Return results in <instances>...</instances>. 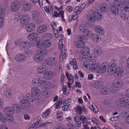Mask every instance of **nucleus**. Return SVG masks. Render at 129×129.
<instances>
[{
	"label": "nucleus",
	"mask_w": 129,
	"mask_h": 129,
	"mask_svg": "<svg viewBox=\"0 0 129 129\" xmlns=\"http://www.w3.org/2000/svg\"><path fill=\"white\" fill-rule=\"evenodd\" d=\"M122 3L121 0H115L114 4L111 6L110 9L111 12L114 15H116L119 14V9L122 7Z\"/></svg>",
	"instance_id": "f257e3e1"
},
{
	"label": "nucleus",
	"mask_w": 129,
	"mask_h": 129,
	"mask_svg": "<svg viewBox=\"0 0 129 129\" xmlns=\"http://www.w3.org/2000/svg\"><path fill=\"white\" fill-rule=\"evenodd\" d=\"M98 12L95 11L93 13V15L90 14L88 15V19L91 22H94L95 21L100 20L102 18V15L100 14L99 10Z\"/></svg>",
	"instance_id": "f03ea898"
},
{
	"label": "nucleus",
	"mask_w": 129,
	"mask_h": 129,
	"mask_svg": "<svg viewBox=\"0 0 129 129\" xmlns=\"http://www.w3.org/2000/svg\"><path fill=\"white\" fill-rule=\"evenodd\" d=\"M31 44L28 41H24L21 42L19 45V48L24 51H27L31 47Z\"/></svg>",
	"instance_id": "7ed1b4c3"
},
{
	"label": "nucleus",
	"mask_w": 129,
	"mask_h": 129,
	"mask_svg": "<svg viewBox=\"0 0 129 129\" xmlns=\"http://www.w3.org/2000/svg\"><path fill=\"white\" fill-rule=\"evenodd\" d=\"M20 7L21 4L18 1H15L11 4L10 9L12 12H16L20 9Z\"/></svg>",
	"instance_id": "20e7f679"
},
{
	"label": "nucleus",
	"mask_w": 129,
	"mask_h": 129,
	"mask_svg": "<svg viewBox=\"0 0 129 129\" xmlns=\"http://www.w3.org/2000/svg\"><path fill=\"white\" fill-rule=\"evenodd\" d=\"M42 78H36L33 79L32 83L34 86L38 87H41L43 85V81Z\"/></svg>",
	"instance_id": "39448f33"
},
{
	"label": "nucleus",
	"mask_w": 129,
	"mask_h": 129,
	"mask_svg": "<svg viewBox=\"0 0 129 129\" xmlns=\"http://www.w3.org/2000/svg\"><path fill=\"white\" fill-rule=\"evenodd\" d=\"M20 104L22 107V109L24 110L27 111L30 108V104L29 102L26 99H24L21 101Z\"/></svg>",
	"instance_id": "423d86ee"
},
{
	"label": "nucleus",
	"mask_w": 129,
	"mask_h": 129,
	"mask_svg": "<svg viewBox=\"0 0 129 129\" xmlns=\"http://www.w3.org/2000/svg\"><path fill=\"white\" fill-rule=\"evenodd\" d=\"M27 38L30 41H35V42L40 41V38L38 37V34L36 33H33L30 34L27 36Z\"/></svg>",
	"instance_id": "0eeeda50"
},
{
	"label": "nucleus",
	"mask_w": 129,
	"mask_h": 129,
	"mask_svg": "<svg viewBox=\"0 0 129 129\" xmlns=\"http://www.w3.org/2000/svg\"><path fill=\"white\" fill-rule=\"evenodd\" d=\"M15 61L18 63H21L24 61L26 59L25 56L22 54H19L15 57Z\"/></svg>",
	"instance_id": "6e6552de"
},
{
	"label": "nucleus",
	"mask_w": 129,
	"mask_h": 129,
	"mask_svg": "<svg viewBox=\"0 0 129 129\" xmlns=\"http://www.w3.org/2000/svg\"><path fill=\"white\" fill-rule=\"evenodd\" d=\"M30 20V17L27 14L23 15L20 19V21L22 24L26 25Z\"/></svg>",
	"instance_id": "1a4fd4ad"
},
{
	"label": "nucleus",
	"mask_w": 129,
	"mask_h": 129,
	"mask_svg": "<svg viewBox=\"0 0 129 129\" xmlns=\"http://www.w3.org/2000/svg\"><path fill=\"white\" fill-rule=\"evenodd\" d=\"M118 68V65L115 62H112V63L111 65L108 69V71L109 73H110V74L113 73L114 71Z\"/></svg>",
	"instance_id": "9d476101"
},
{
	"label": "nucleus",
	"mask_w": 129,
	"mask_h": 129,
	"mask_svg": "<svg viewBox=\"0 0 129 129\" xmlns=\"http://www.w3.org/2000/svg\"><path fill=\"white\" fill-rule=\"evenodd\" d=\"M4 111L6 116H7V118L8 116H12L13 112L12 108L9 106L5 108Z\"/></svg>",
	"instance_id": "9b49d317"
},
{
	"label": "nucleus",
	"mask_w": 129,
	"mask_h": 129,
	"mask_svg": "<svg viewBox=\"0 0 129 129\" xmlns=\"http://www.w3.org/2000/svg\"><path fill=\"white\" fill-rule=\"evenodd\" d=\"M35 28V25L33 23H28L25 26V29L28 33L33 31Z\"/></svg>",
	"instance_id": "f8f14e48"
},
{
	"label": "nucleus",
	"mask_w": 129,
	"mask_h": 129,
	"mask_svg": "<svg viewBox=\"0 0 129 129\" xmlns=\"http://www.w3.org/2000/svg\"><path fill=\"white\" fill-rule=\"evenodd\" d=\"M123 82L121 79H116L114 80L113 85L114 87L117 88L121 87L123 85Z\"/></svg>",
	"instance_id": "ddd939ff"
},
{
	"label": "nucleus",
	"mask_w": 129,
	"mask_h": 129,
	"mask_svg": "<svg viewBox=\"0 0 129 129\" xmlns=\"http://www.w3.org/2000/svg\"><path fill=\"white\" fill-rule=\"evenodd\" d=\"M109 64L107 62H105L102 63L100 67L99 71L101 73H103L104 72L106 71V69L109 68Z\"/></svg>",
	"instance_id": "4468645a"
},
{
	"label": "nucleus",
	"mask_w": 129,
	"mask_h": 129,
	"mask_svg": "<svg viewBox=\"0 0 129 129\" xmlns=\"http://www.w3.org/2000/svg\"><path fill=\"white\" fill-rule=\"evenodd\" d=\"M12 108L14 112L16 113H19L21 112L22 108L17 104H14L12 105Z\"/></svg>",
	"instance_id": "2eb2a0df"
},
{
	"label": "nucleus",
	"mask_w": 129,
	"mask_h": 129,
	"mask_svg": "<svg viewBox=\"0 0 129 129\" xmlns=\"http://www.w3.org/2000/svg\"><path fill=\"white\" fill-rule=\"evenodd\" d=\"M31 93L34 96H38L41 94L40 90L37 88L35 87H32L31 90Z\"/></svg>",
	"instance_id": "dca6fc26"
},
{
	"label": "nucleus",
	"mask_w": 129,
	"mask_h": 129,
	"mask_svg": "<svg viewBox=\"0 0 129 129\" xmlns=\"http://www.w3.org/2000/svg\"><path fill=\"white\" fill-rule=\"evenodd\" d=\"M33 57L34 60L36 62L42 61L43 59V55L38 52L37 54H35Z\"/></svg>",
	"instance_id": "f3484780"
},
{
	"label": "nucleus",
	"mask_w": 129,
	"mask_h": 129,
	"mask_svg": "<svg viewBox=\"0 0 129 129\" xmlns=\"http://www.w3.org/2000/svg\"><path fill=\"white\" fill-rule=\"evenodd\" d=\"M115 75H116L118 77H120L123 75V70L122 68L119 67L115 71H114L113 73Z\"/></svg>",
	"instance_id": "a211bd4d"
},
{
	"label": "nucleus",
	"mask_w": 129,
	"mask_h": 129,
	"mask_svg": "<svg viewBox=\"0 0 129 129\" xmlns=\"http://www.w3.org/2000/svg\"><path fill=\"white\" fill-rule=\"evenodd\" d=\"M54 60V58H48L46 62L47 64L50 67L54 66L56 64V62Z\"/></svg>",
	"instance_id": "6ab92c4d"
},
{
	"label": "nucleus",
	"mask_w": 129,
	"mask_h": 129,
	"mask_svg": "<svg viewBox=\"0 0 129 129\" xmlns=\"http://www.w3.org/2000/svg\"><path fill=\"white\" fill-rule=\"evenodd\" d=\"M46 27L44 25H42L38 28L37 31L39 33L42 34L44 33L46 31Z\"/></svg>",
	"instance_id": "aec40b11"
},
{
	"label": "nucleus",
	"mask_w": 129,
	"mask_h": 129,
	"mask_svg": "<svg viewBox=\"0 0 129 129\" xmlns=\"http://www.w3.org/2000/svg\"><path fill=\"white\" fill-rule=\"evenodd\" d=\"M43 84L44 85V87L45 89H49L52 86L51 83L48 81L43 80Z\"/></svg>",
	"instance_id": "412c9836"
},
{
	"label": "nucleus",
	"mask_w": 129,
	"mask_h": 129,
	"mask_svg": "<svg viewBox=\"0 0 129 129\" xmlns=\"http://www.w3.org/2000/svg\"><path fill=\"white\" fill-rule=\"evenodd\" d=\"M81 52L82 55L84 56L88 55L90 53L89 48L86 47H84L81 49Z\"/></svg>",
	"instance_id": "4be33fe9"
},
{
	"label": "nucleus",
	"mask_w": 129,
	"mask_h": 129,
	"mask_svg": "<svg viewBox=\"0 0 129 129\" xmlns=\"http://www.w3.org/2000/svg\"><path fill=\"white\" fill-rule=\"evenodd\" d=\"M124 11H129V2L127 1H123L122 4Z\"/></svg>",
	"instance_id": "5701e85b"
},
{
	"label": "nucleus",
	"mask_w": 129,
	"mask_h": 129,
	"mask_svg": "<svg viewBox=\"0 0 129 129\" xmlns=\"http://www.w3.org/2000/svg\"><path fill=\"white\" fill-rule=\"evenodd\" d=\"M44 77L47 80L51 79L53 77V73L50 71L45 72L44 75Z\"/></svg>",
	"instance_id": "b1692460"
},
{
	"label": "nucleus",
	"mask_w": 129,
	"mask_h": 129,
	"mask_svg": "<svg viewBox=\"0 0 129 129\" xmlns=\"http://www.w3.org/2000/svg\"><path fill=\"white\" fill-rule=\"evenodd\" d=\"M109 9V7L107 4H102L100 7V10L102 13L107 12L108 10Z\"/></svg>",
	"instance_id": "393cba45"
},
{
	"label": "nucleus",
	"mask_w": 129,
	"mask_h": 129,
	"mask_svg": "<svg viewBox=\"0 0 129 129\" xmlns=\"http://www.w3.org/2000/svg\"><path fill=\"white\" fill-rule=\"evenodd\" d=\"M91 36L92 39L95 42H98L101 40V38L100 37L96 34H92Z\"/></svg>",
	"instance_id": "a878e982"
},
{
	"label": "nucleus",
	"mask_w": 129,
	"mask_h": 129,
	"mask_svg": "<svg viewBox=\"0 0 129 129\" xmlns=\"http://www.w3.org/2000/svg\"><path fill=\"white\" fill-rule=\"evenodd\" d=\"M95 31L100 35H103L104 34V31L103 29L99 26H96L95 27Z\"/></svg>",
	"instance_id": "bb28decb"
},
{
	"label": "nucleus",
	"mask_w": 129,
	"mask_h": 129,
	"mask_svg": "<svg viewBox=\"0 0 129 129\" xmlns=\"http://www.w3.org/2000/svg\"><path fill=\"white\" fill-rule=\"evenodd\" d=\"M31 8V4L28 3H24L22 7V10L25 11L29 10Z\"/></svg>",
	"instance_id": "cd10ccee"
},
{
	"label": "nucleus",
	"mask_w": 129,
	"mask_h": 129,
	"mask_svg": "<svg viewBox=\"0 0 129 129\" xmlns=\"http://www.w3.org/2000/svg\"><path fill=\"white\" fill-rule=\"evenodd\" d=\"M76 46L78 48H82L85 45V43L84 41L82 40H79L76 42Z\"/></svg>",
	"instance_id": "c85d7f7f"
},
{
	"label": "nucleus",
	"mask_w": 129,
	"mask_h": 129,
	"mask_svg": "<svg viewBox=\"0 0 129 129\" xmlns=\"http://www.w3.org/2000/svg\"><path fill=\"white\" fill-rule=\"evenodd\" d=\"M51 35L49 33H47L43 35L42 39L43 41H49L51 38Z\"/></svg>",
	"instance_id": "c756f323"
},
{
	"label": "nucleus",
	"mask_w": 129,
	"mask_h": 129,
	"mask_svg": "<svg viewBox=\"0 0 129 129\" xmlns=\"http://www.w3.org/2000/svg\"><path fill=\"white\" fill-rule=\"evenodd\" d=\"M26 98L29 101L34 102L35 100V98L34 96L31 95L30 93H27L26 94Z\"/></svg>",
	"instance_id": "7c9ffc66"
},
{
	"label": "nucleus",
	"mask_w": 129,
	"mask_h": 129,
	"mask_svg": "<svg viewBox=\"0 0 129 129\" xmlns=\"http://www.w3.org/2000/svg\"><path fill=\"white\" fill-rule=\"evenodd\" d=\"M46 67L45 66H40L38 68V71L39 73L42 74L43 72L46 71Z\"/></svg>",
	"instance_id": "2f4dec72"
},
{
	"label": "nucleus",
	"mask_w": 129,
	"mask_h": 129,
	"mask_svg": "<svg viewBox=\"0 0 129 129\" xmlns=\"http://www.w3.org/2000/svg\"><path fill=\"white\" fill-rule=\"evenodd\" d=\"M103 85L102 82L100 80H97L95 81L94 86L95 88H99Z\"/></svg>",
	"instance_id": "473e14b6"
},
{
	"label": "nucleus",
	"mask_w": 129,
	"mask_h": 129,
	"mask_svg": "<svg viewBox=\"0 0 129 129\" xmlns=\"http://www.w3.org/2000/svg\"><path fill=\"white\" fill-rule=\"evenodd\" d=\"M44 42L42 43L43 47L45 48H48L51 45V43L49 41H44Z\"/></svg>",
	"instance_id": "72a5a7b5"
},
{
	"label": "nucleus",
	"mask_w": 129,
	"mask_h": 129,
	"mask_svg": "<svg viewBox=\"0 0 129 129\" xmlns=\"http://www.w3.org/2000/svg\"><path fill=\"white\" fill-rule=\"evenodd\" d=\"M109 88L107 87H104L101 88L100 92L102 95L107 94L109 91Z\"/></svg>",
	"instance_id": "f704fd0d"
},
{
	"label": "nucleus",
	"mask_w": 129,
	"mask_h": 129,
	"mask_svg": "<svg viewBox=\"0 0 129 129\" xmlns=\"http://www.w3.org/2000/svg\"><path fill=\"white\" fill-rule=\"evenodd\" d=\"M93 52L94 54L96 55H100L102 53V50L101 48L96 47L94 49Z\"/></svg>",
	"instance_id": "c9c22d12"
},
{
	"label": "nucleus",
	"mask_w": 129,
	"mask_h": 129,
	"mask_svg": "<svg viewBox=\"0 0 129 129\" xmlns=\"http://www.w3.org/2000/svg\"><path fill=\"white\" fill-rule=\"evenodd\" d=\"M126 11H121L120 13V15L121 18L124 20H126L128 18V16L126 14Z\"/></svg>",
	"instance_id": "e433bc0d"
},
{
	"label": "nucleus",
	"mask_w": 129,
	"mask_h": 129,
	"mask_svg": "<svg viewBox=\"0 0 129 129\" xmlns=\"http://www.w3.org/2000/svg\"><path fill=\"white\" fill-rule=\"evenodd\" d=\"M38 52L40 53L42 55H46L48 54V51L47 50L44 48L40 49L38 51Z\"/></svg>",
	"instance_id": "4c0bfd02"
},
{
	"label": "nucleus",
	"mask_w": 129,
	"mask_h": 129,
	"mask_svg": "<svg viewBox=\"0 0 129 129\" xmlns=\"http://www.w3.org/2000/svg\"><path fill=\"white\" fill-rule=\"evenodd\" d=\"M62 102L61 99L59 98L58 101L54 104L56 108H58L60 105L62 104Z\"/></svg>",
	"instance_id": "58836bf2"
},
{
	"label": "nucleus",
	"mask_w": 129,
	"mask_h": 129,
	"mask_svg": "<svg viewBox=\"0 0 129 129\" xmlns=\"http://www.w3.org/2000/svg\"><path fill=\"white\" fill-rule=\"evenodd\" d=\"M5 94L7 97L10 98L12 96V93L10 90L7 89L5 91Z\"/></svg>",
	"instance_id": "ea45409f"
},
{
	"label": "nucleus",
	"mask_w": 129,
	"mask_h": 129,
	"mask_svg": "<svg viewBox=\"0 0 129 129\" xmlns=\"http://www.w3.org/2000/svg\"><path fill=\"white\" fill-rule=\"evenodd\" d=\"M51 111V110L49 109H48L43 113L42 117L43 118H46L48 117L49 113H50Z\"/></svg>",
	"instance_id": "a19ab883"
},
{
	"label": "nucleus",
	"mask_w": 129,
	"mask_h": 129,
	"mask_svg": "<svg viewBox=\"0 0 129 129\" xmlns=\"http://www.w3.org/2000/svg\"><path fill=\"white\" fill-rule=\"evenodd\" d=\"M127 99L125 97H123L120 98L118 100V105L120 104L123 105L126 102Z\"/></svg>",
	"instance_id": "79ce46f5"
},
{
	"label": "nucleus",
	"mask_w": 129,
	"mask_h": 129,
	"mask_svg": "<svg viewBox=\"0 0 129 129\" xmlns=\"http://www.w3.org/2000/svg\"><path fill=\"white\" fill-rule=\"evenodd\" d=\"M5 10L3 8L0 7V17L1 16L3 17L5 14Z\"/></svg>",
	"instance_id": "37998d69"
},
{
	"label": "nucleus",
	"mask_w": 129,
	"mask_h": 129,
	"mask_svg": "<svg viewBox=\"0 0 129 129\" xmlns=\"http://www.w3.org/2000/svg\"><path fill=\"white\" fill-rule=\"evenodd\" d=\"M77 116H75L74 118V119L75 121V122L76 123H77L78 127H80L81 125V121L78 118L77 119L76 118Z\"/></svg>",
	"instance_id": "c03bdc74"
},
{
	"label": "nucleus",
	"mask_w": 129,
	"mask_h": 129,
	"mask_svg": "<svg viewBox=\"0 0 129 129\" xmlns=\"http://www.w3.org/2000/svg\"><path fill=\"white\" fill-rule=\"evenodd\" d=\"M43 95L45 98L46 97L49 96V92L47 90H44L42 91Z\"/></svg>",
	"instance_id": "a18cd8bd"
},
{
	"label": "nucleus",
	"mask_w": 129,
	"mask_h": 129,
	"mask_svg": "<svg viewBox=\"0 0 129 129\" xmlns=\"http://www.w3.org/2000/svg\"><path fill=\"white\" fill-rule=\"evenodd\" d=\"M77 112H78L79 115L81 114H82V107L79 105H77Z\"/></svg>",
	"instance_id": "49530a36"
},
{
	"label": "nucleus",
	"mask_w": 129,
	"mask_h": 129,
	"mask_svg": "<svg viewBox=\"0 0 129 129\" xmlns=\"http://www.w3.org/2000/svg\"><path fill=\"white\" fill-rule=\"evenodd\" d=\"M94 105L95 106V107L93 106V104L92 105V107L91 108L92 109H90L91 110H92V111L94 112L95 113H98L97 111H98V109L95 106V105L94 104Z\"/></svg>",
	"instance_id": "de8ad7c7"
},
{
	"label": "nucleus",
	"mask_w": 129,
	"mask_h": 129,
	"mask_svg": "<svg viewBox=\"0 0 129 129\" xmlns=\"http://www.w3.org/2000/svg\"><path fill=\"white\" fill-rule=\"evenodd\" d=\"M4 20L3 17H0V28L3 27L4 25Z\"/></svg>",
	"instance_id": "09e8293b"
},
{
	"label": "nucleus",
	"mask_w": 129,
	"mask_h": 129,
	"mask_svg": "<svg viewBox=\"0 0 129 129\" xmlns=\"http://www.w3.org/2000/svg\"><path fill=\"white\" fill-rule=\"evenodd\" d=\"M0 120L3 122H4L6 121V119L3 116L2 113H0Z\"/></svg>",
	"instance_id": "8fccbe9b"
},
{
	"label": "nucleus",
	"mask_w": 129,
	"mask_h": 129,
	"mask_svg": "<svg viewBox=\"0 0 129 129\" xmlns=\"http://www.w3.org/2000/svg\"><path fill=\"white\" fill-rule=\"evenodd\" d=\"M100 67V64L98 63H94V71L99 70V71Z\"/></svg>",
	"instance_id": "3c124183"
},
{
	"label": "nucleus",
	"mask_w": 129,
	"mask_h": 129,
	"mask_svg": "<svg viewBox=\"0 0 129 129\" xmlns=\"http://www.w3.org/2000/svg\"><path fill=\"white\" fill-rule=\"evenodd\" d=\"M59 49H61L63 47V43L62 39H60L59 40Z\"/></svg>",
	"instance_id": "603ef678"
},
{
	"label": "nucleus",
	"mask_w": 129,
	"mask_h": 129,
	"mask_svg": "<svg viewBox=\"0 0 129 129\" xmlns=\"http://www.w3.org/2000/svg\"><path fill=\"white\" fill-rule=\"evenodd\" d=\"M94 63H90L89 67L88 68H89L92 71L94 70Z\"/></svg>",
	"instance_id": "864d4df0"
},
{
	"label": "nucleus",
	"mask_w": 129,
	"mask_h": 129,
	"mask_svg": "<svg viewBox=\"0 0 129 129\" xmlns=\"http://www.w3.org/2000/svg\"><path fill=\"white\" fill-rule=\"evenodd\" d=\"M24 54L27 56H31V52L30 50H28L27 51H24Z\"/></svg>",
	"instance_id": "5fc2aeb1"
},
{
	"label": "nucleus",
	"mask_w": 129,
	"mask_h": 129,
	"mask_svg": "<svg viewBox=\"0 0 129 129\" xmlns=\"http://www.w3.org/2000/svg\"><path fill=\"white\" fill-rule=\"evenodd\" d=\"M92 121L94 123L99 124V121L95 117H92L91 119Z\"/></svg>",
	"instance_id": "6e6d98bb"
},
{
	"label": "nucleus",
	"mask_w": 129,
	"mask_h": 129,
	"mask_svg": "<svg viewBox=\"0 0 129 129\" xmlns=\"http://www.w3.org/2000/svg\"><path fill=\"white\" fill-rule=\"evenodd\" d=\"M8 116L9 118L8 120V121L10 123L12 122L14 120V118L11 116Z\"/></svg>",
	"instance_id": "4d7b16f0"
},
{
	"label": "nucleus",
	"mask_w": 129,
	"mask_h": 129,
	"mask_svg": "<svg viewBox=\"0 0 129 129\" xmlns=\"http://www.w3.org/2000/svg\"><path fill=\"white\" fill-rule=\"evenodd\" d=\"M66 9L67 11L69 12H71L73 10L72 7L71 6H67Z\"/></svg>",
	"instance_id": "13d9d810"
},
{
	"label": "nucleus",
	"mask_w": 129,
	"mask_h": 129,
	"mask_svg": "<svg viewBox=\"0 0 129 129\" xmlns=\"http://www.w3.org/2000/svg\"><path fill=\"white\" fill-rule=\"evenodd\" d=\"M37 125L34 122L33 124L30 126L29 129H36L37 128Z\"/></svg>",
	"instance_id": "bf43d9fd"
},
{
	"label": "nucleus",
	"mask_w": 129,
	"mask_h": 129,
	"mask_svg": "<svg viewBox=\"0 0 129 129\" xmlns=\"http://www.w3.org/2000/svg\"><path fill=\"white\" fill-rule=\"evenodd\" d=\"M89 62H88L86 60L84 62V65L86 68H88L89 67Z\"/></svg>",
	"instance_id": "052dcab7"
},
{
	"label": "nucleus",
	"mask_w": 129,
	"mask_h": 129,
	"mask_svg": "<svg viewBox=\"0 0 129 129\" xmlns=\"http://www.w3.org/2000/svg\"><path fill=\"white\" fill-rule=\"evenodd\" d=\"M38 1L40 7L41 8H43V0H39Z\"/></svg>",
	"instance_id": "680f3d73"
},
{
	"label": "nucleus",
	"mask_w": 129,
	"mask_h": 129,
	"mask_svg": "<svg viewBox=\"0 0 129 129\" xmlns=\"http://www.w3.org/2000/svg\"><path fill=\"white\" fill-rule=\"evenodd\" d=\"M49 124V123L48 122L44 123L41 124L39 125V126L40 127H45L48 125Z\"/></svg>",
	"instance_id": "e2e57ef3"
},
{
	"label": "nucleus",
	"mask_w": 129,
	"mask_h": 129,
	"mask_svg": "<svg viewBox=\"0 0 129 129\" xmlns=\"http://www.w3.org/2000/svg\"><path fill=\"white\" fill-rule=\"evenodd\" d=\"M76 85L75 87H81V84L79 82L76 81L75 82Z\"/></svg>",
	"instance_id": "0e129e2a"
},
{
	"label": "nucleus",
	"mask_w": 129,
	"mask_h": 129,
	"mask_svg": "<svg viewBox=\"0 0 129 129\" xmlns=\"http://www.w3.org/2000/svg\"><path fill=\"white\" fill-rule=\"evenodd\" d=\"M67 87L66 85H63L62 86V90L63 92H66L67 90Z\"/></svg>",
	"instance_id": "69168bd1"
},
{
	"label": "nucleus",
	"mask_w": 129,
	"mask_h": 129,
	"mask_svg": "<svg viewBox=\"0 0 129 129\" xmlns=\"http://www.w3.org/2000/svg\"><path fill=\"white\" fill-rule=\"evenodd\" d=\"M38 16V13L37 12L35 11L33 14V16L34 18L37 17Z\"/></svg>",
	"instance_id": "338daca9"
},
{
	"label": "nucleus",
	"mask_w": 129,
	"mask_h": 129,
	"mask_svg": "<svg viewBox=\"0 0 129 129\" xmlns=\"http://www.w3.org/2000/svg\"><path fill=\"white\" fill-rule=\"evenodd\" d=\"M0 129H8L7 127H6L4 124H2L0 126Z\"/></svg>",
	"instance_id": "774afa93"
}]
</instances>
